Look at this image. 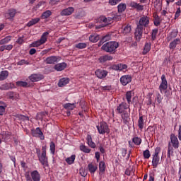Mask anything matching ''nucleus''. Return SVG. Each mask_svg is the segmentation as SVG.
<instances>
[{
    "label": "nucleus",
    "mask_w": 181,
    "mask_h": 181,
    "mask_svg": "<svg viewBox=\"0 0 181 181\" xmlns=\"http://www.w3.org/2000/svg\"><path fill=\"white\" fill-rule=\"evenodd\" d=\"M151 18L146 16H143L140 18L139 23H137L136 31L134 33L136 40L139 42L142 39V35L146 28L149 26V21Z\"/></svg>",
    "instance_id": "obj_1"
},
{
    "label": "nucleus",
    "mask_w": 181,
    "mask_h": 181,
    "mask_svg": "<svg viewBox=\"0 0 181 181\" xmlns=\"http://www.w3.org/2000/svg\"><path fill=\"white\" fill-rule=\"evenodd\" d=\"M119 47V44L115 41H110L105 43L101 49L103 52H106V53H110V54H114L115 52H117V49Z\"/></svg>",
    "instance_id": "obj_2"
},
{
    "label": "nucleus",
    "mask_w": 181,
    "mask_h": 181,
    "mask_svg": "<svg viewBox=\"0 0 181 181\" xmlns=\"http://www.w3.org/2000/svg\"><path fill=\"white\" fill-rule=\"evenodd\" d=\"M112 21V18H107L105 16H100V18H98L97 21L95 23V29H101L102 28H105L107 25Z\"/></svg>",
    "instance_id": "obj_3"
},
{
    "label": "nucleus",
    "mask_w": 181,
    "mask_h": 181,
    "mask_svg": "<svg viewBox=\"0 0 181 181\" xmlns=\"http://www.w3.org/2000/svg\"><path fill=\"white\" fill-rule=\"evenodd\" d=\"M160 153V147H157L155 149L154 154H153L152 166L154 168H158V165H159V162L160 160V158L159 157Z\"/></svg>",
    "instance_id": "obj_4"
},
{
    "label": "nucleus",
    "mask_w": 181,
    "mask_h": 181,
    "mask_svg": "<svg viewBox=\"0 0 181 181\" xmlns=\"http://www.w3.org/2000/svg\"><path fill=\"white\" fill-rule=\"evenodd\" d=\"M98 132L100 135H104V134H110V128L106 122H100L98 126L96 127Z\"/></svg>",
    "instance_id": "obj_5"
},
{
    "label": "nucleus",
    "mask_w": 181,
    "mask_h": 181,
    "mask_svg": "<svg viewBox=\"0 0 181 181\" xmlns=\"http://www.w3.org/2000/svg\"><path fill=\"white\" fill-rule=\"evenodd\" d=\"M129 104L125 102H122L120 104H119L116 109V111L117 114H124V112H127L126 110H129V112H131V108H129Z\"/></svg>",
    "instance_id": "obj_6"
},
{
    "label": "nucleus",
    "mask_w": 181,
    "mask_h": 181,
    "mask_svg": "<svg viewBox=\"0 0 181 181\" xmlns=\"http://www.w3.org/2000/svg\"><path fill=\"white\" fill-rule=\"evenodd\" d=\"M170 145V146H173L174 149H178L179 148V139H177V136L175 135V134H170V141L168 142V146Z\"/></svg>",
    "instance_id": "obj_7"
},
{
    "label": "nucleus",
    "mask_w": 181,
    "mask_h": 181,
    "mask_svg": "<svg viewBox=\"0 0 181 181\" xmlns=\"http://www.w3.org/2000/svg\"><path fill=\"white\" fill-rule=\"evenodd\" d=\"M31 135L35 138H40L41 141H45V135L40 127H37L35 129L31 131Z\"/></svg>",
    "instance_id": "obj_8"
},
{
    "label": "nucleus",
    "mask_w": 181,
    "mask_h": 181,
    "mask_svg": "<svg viewBox=\"0 0 181 181\" xmlns=\"http://www.w3.org/2000/svg\"><path fill=\"white\" fill-rule=\"evenodd\" d=\"M60 60H62V57L59 56H51L46 58L45 63L47 64H56V63H59Z\"/></svg>",
    "instance_id": "obj_9"
},
{
    "label": "nucleus",
    "mask_w": 181,
    "mask_h": 181,
    "mask_svg": "<svg viewBox=\"0 0 181 181\" xmlns=\"http://www.w3.org/2000/svg\"><path fill=\"white\" fill-rule=\"evenodd\" d=\"M158 90H160V93H162L163 90H168V80L166 79L165 74L161 76V82L158 87Z\"/></svg>",
    "instance_id": "obj_10"
},
{
    "label": "nucleus",
    "mask_w": 181,
    "mask_h": 181,
    "mask_svg": "<svg viewBox=\"0 0 181 181\" xmlns=\"http://www.w3.org/2000/svg\"><path fill=\"white\" fill-rule=\"evenodd\" d=\"M28 78L32 81V83H36L37 81H40V80H43L45 76L42 74H33L28 77Z\"/></svg>",
    "instance_id": "obj_11"
},
{
    "label": "nucleus",
    "mask_w": 181,
    "mask_h": 181,
    "mask_svg": "<svg viewBox=\"0 0 181 181\" xmlns=\"http://www.w3.org/2000/svg\"><path fill=\"white\" fill-rule=\"evenodd\" d=\"M121 114V118L123 124H124V125H129V121H131V112H126Z\"/></svg>",
    "instance_id": "obj_12"
},
{
    "label": "nucleus",
    "mask_w": 181,
    "mask_h": 181,
    "mask_svg": "<svg viewBox=\"0 0 181 181\" xmlns=\"http://www.w3.org/2000/svg\"><path fill=\"white\" fill-rule=\"evenodd\" d=\"M114 59V57L108 54L102 55L98 58V62L100 64H104L106 62H111Z\"/></svg>",
    "instance_id": "obj_13"
},
{
    "label": "nucleus",
    "mask_w": 181,
    "mask_h": 181,
    "mask_svg": "<svg viewBox=\"0 0 181 181\" xmlns=\"http://www.w3.org/2000/svg\"><path fill=\"white\" fill-rule=\"evenodd\" d=\"M38 160L41 165H42L43 168H48L49 160L46 154H41V156L38 157Z\"/></svg>",
    "instance_id": "obj_14"
},
{
    "label": "nucleus",
    "mask_w": 181,
    "mask_h": 181,
    "mask_svg": "<svg viewBox=\"0 0 181 181\" xmlns=\"http://www.w3.org/2000/svg\"><path fill=\"white\" fill-rule=\"evenodd\" d=\"M132 30V27L129 24H124L122 26L121 33L124 35L128 36V35H131V32Z\"/></svg>",
    "instance_id": "obj_15"
},
{
    "label": "nucleus",
    "mask_w": 181,
    "mask_h": 181,
    "mask_svg": "<svg viewBox=\"0 0 181 181\" xmlns=\"http://www.w3.org/2000/svg\"><path fill=\"white\" fill-rule=\"evenodd\" d=\"M95 74L98 78H105L106 76H108V71L104 69H97Z\"/></svg>",
    "instance_id": "obj_16"
},
{
    "label": "nucleus",
    "mask_w": 181,
    "mask_h": 181,
    "mask_svg": "<svg viewBox=\"0 0 181 181\" xmlns=\"http://www.w3.org/2000/svg\"><path fill=\"white\" fill-rule=\"evenodd\" d=\"M120 83L123 86H127L132 81V77L130 75H124L120 78Z\"/></svg>",
    "instance_id": "obj_17"
},
{
    "label": "nucleus",
    "mask_w": 181,
    "mask_h": 181,
    "mask_svg": "<svg viewBox=\"0 0 181 181\" xmlns=\"http://www.w3.org/2000/svg\"><path fill=\"white\" fill-rule=\"evenodd\" d=\"M0 135L4 142H8L11 139V136H12V133L8 131H1Z\"/></svg>",
    "instance_id": "obj_18"
},
{
    "label": "nucleus",
    "mask_w": 181,
    "mask_h": 181,
    "mask_svg": "<svg viewBox=\"0 0 181 181\" xmlns=\"http://www.w3.org/2000/svg\"><path fill=\"white\" fill-rule=\"evenodd\" d=\"M74 12V8L73 7H68L65 9H63L60 15L61 16H70Z\"/></svg>",
    "instance_id": "obj_19"
},
{
    "label": "nucleus",
    "mask_w": 181,
    "mask_h": 181,
    "mask_svg": "<svg viewBox=\"0 0 181 181\" xmlns=\"http://www.w3.org/2000/svg\"><path fill=\"white\" fill-rule=\"evenodd\" d=\"M110 69H112V70H119V71H122V70H125L126 69H128V66L123 64H113L111 66Z\"/></svg>",
    "instance_id": "obj_20"
},
{
    "label": "nucleus",
    "mask_w": 181,
    "mask_h": 181,
    "mask_svg": "<svg viewBox=\"0 0 181 181\" xmlns=\"http://www.w3.org/2000/svg\"><path fill=\"white\" fill-rule=\"evenodd\" d=\"M178 33H179V31H177V30H176V29L173 30L172 32H170L167 35V41L170 42V40H173V39H175L177 37Z\"/></svg>",
    "instance_id": "obj_21"
},
{
    "label": "nucleus",
    "mask_w": 181,
    "mask_h": 181,
    "mask_svg": "<svg viewBox=\"0 0 181 181\" xmlns=\"http://www.w3.org/2000/svg\"><path fill=\"white\" fill-rule=\"evenodd\" d=\"M177 45H180V38L174 39L173 41L170 42L169 49H170V50H175Z\"/></svg>",
    "instance_id": "obj_22"
},
{
    "label": "nucleus",
    "mask_w": 181,
    "mask_h": 181,
    "mask_svg": "<svg viewBox=\"0 0 181 181\" xmlns=\"http://www.w3.org/2000/svg\"><path fill=\"white\" fill-rule=\"evenodd\" d=\"M30 176L33 181H40V173L37 170H33L30 173Z\"/></svg>",
    "instance_id": "obj_23"
},
{
    "label": "nucleus",
    "mask_w": 181,
    "mask_h": 181,
    "mask_svg": "<svg viewBox=\"0 0 181 181\" xmlns=\"http://www.w3.org/2000/svg\"><path fill=\"white\" fill-rule=\"evenodd\" d=\"M171 156H175V148L172 146H168L167 158L172 160Z\"/></svg>",
    "instance_id": "obj_24"
},
{
    "label": "nucleus",
    "mask_w": 181,
    "mask_h": 181,
    "mask_svg": "<svg viewBox=\"0 0 181 181\" xmlns=\"http://www.w3.org/2000/svg\"><path fill=\"white\" fill-rule=\"evenodd\" d=\"M66 67H67V64L65 62L57 64L54 66V69L57 70V71H63Z\"/></svg>",
    "instance_id": "obj_25"
},
{
    "label": "nucleus",
    "mask_w": 181,
    "mask_h": 181,
    "mask_svg": "<svg viewBox=\"0 0 181 181\" xmlns=\"http://www.w3.org/2000/svg\"><path fill=\"white\" fill-rule=\"evenodd\" d=\"M86 141H87V144H88V146H90V148H95V146H97L95 145V143H94L93 141V137L91 136V135H90V134L87 135Z\"/></svg>",
    "instance_id": "obj_26"
},
{
    "label": "nucleus",
    "mask_w": 181,
    "mask_h": 181,
    "mask_svg": "<svg viewBox=\"0 0 181 181\" xmlns=\"http://www.w3.org/2000/svg\"><path fill=\"white\" fill-rule=\"evenodd\" d=\"M160 13L161 17L164 21H170V18H172V16H170V13L169 12L165 10H163Z\"/></svg>",
    "instance_id": "obj_27"
},
{
    "label": "nucleus",
    "mask_w": 181,
    "mask_h": 181,
    "mask_svg": "<svg viewBox=\"0 0 181 181\" xmlns=\"http://www.w3.org/2000/svg\"><path fill=\"white\" fill-rule=\"evenodd\" d=\"M144 125H145V123L144 122V116L142 115V114L139 113V117L138 120L139 129H141V131H142V129H144Z\"/></svg>",
    "instance_id": "obj_28"
},
{
    "label": "nucleus",
    "mask_w": 181,
    "mask_h": 181,
    "mask_svg": "<svg viewBox=\"0 0 181 181\" xmlns=\"http://www.w3.org/2000/svg\"><path fill=\"white\" fill-rule=\"evenodd\" d=\"M88 169L90 173H91V175H94L95 173V172H97V169H98V167H97V165H95L93 163H89L88 165Z\"/></svg>",
    "instance_id": "obj_29"
},
{
    "label": "nucleus",
    "mask_w": 181,
    "mask_h": 181,
    "mask_svg": "<svg viewBox=\"0 0 181 181\" xmlns=\"http://www.w3.org/2000/svg\"><path fill=\"white\" fill-rule=\"evenodd\" d=\"M130 6L132 8H134L135 9H137L138 11H144V6L140 5L139 4L135 1H132L130 3Z\"/></svg>",
    "instance_id": "obj_30"
},
{
    "label": "nucleus",
    "mask_w": 181,
    "mask_h": 181,
    "mask_svg": "<svg viewBox=\"0 0 181 181\" xmlns=\"http://www.w3.org/2000/svg\"><path fill=\"white\" fill-rule=\"evenodd\" d=\"M151 47H152V43L146 42L143 49V54H147V53H149V52H151Z\"/></svg>",
    "instance_id": "obj_31"
},
{
    "label": "nucleus",
    "mask_w": 181,
    "mask_h": 181,
    "mask_svg": "<svg viewBox=\"0 0 181 181\" xmlns=\"http://www.w3.org/2000/svg\"><path fill=\"white\" fill-rule=\"evenodd\" d=\"M15 15H16V10L11 8L6 14V16L8 18V19H13V18H15Z\"/></svg>",
    "instance_id": "obj_32"
},
{
    "label": "nucleus",
    "mask_w": 181,
    "mask_h": 181,
    "mask_svg": "<svg viewBox=\"0 0 181 181\" xmlns=\"http://www.w3.org/2000/svg\"><path fill=\"white\" fill-rule=\"evenodd\" d=\"M7 97H8V98H10V100H18V98H19V95L17 94L16 93L14 92H8L7 93Z\"/></svg>",
    "instance_id": "obj_33"
},
{
    "label": "nucleus",
    "mask_w": 181,
    "mask_h": 181,
    "mask_svg": "<svg viewBox=\"0 0 181 181\" xmlns=\"http://www.w3.org/2000/svg\"><path fill=\"white\" fill-rule=\"evenodd\" d=\"M69 81H70L69 78H62L59 80L58 86L59 87H64V86L69 84Z\"/></svg>",
    "instance_id": "obj_34"
},
{
    "label": "nucleus",
    "mask_w": 181,
    "mask_h": 181,
    "mask_svg": "<svg viewBox=\"0 0 181 181\" xmlns=\"http://www.w3.org/2000/svg\"><path fill=\"white\" fill-rule=\"evenodd\" d=\"M127 104L131 105L132 97H134V93L132 91H127L125 95Z\"/></svg>",
    "instance_id": "obj_35"
},
{
    "label": "nucleus",
    "mask_w": 181,
    "mask_h": 181,
    "mask_svg": "<svg viewBox=\"0 0 181 181\" xmlns=\"http://www.w3.org/2000/svg\"><path fill=\"white\" fill-rule=\"evenodd\" d=\"M89 40L92 43H97L100 40V35L98 34L91 35L89 36Z\"/></svg>",
    "instance_id": "obj_36"
},
{
    "label": "nucleus",
    "mask_w": 181,
    "mask_h": 181,
    "mask_svg": "<svg viewBox=\"0 0 181 181\" xmlns=\"http://www.w3.org/2000/svg\"><path fill=\"white\" fill-rule=\"evenodd\" d=\"M76 105L77 103H66L64 105V108H65V110H70L71 111H72V110H74V108H76Z\"/></svg>",
    "instance_id": "obj_37"
},
{
    "label": "nucleus",
    "mask_w": 181,
    "mask_h": 181,
    "mask_svg": "<svg viewBox=\"0 0 181 181\" xmlns=\"http://www.w3.org/2000/svg\"><path fill=\"white\" fill-rule=\"evenodd\" d=\"M39 22H40V18H33L27 23V26L28 28H30V26H33V25H36V23H39Z\"/></svg>",
    "instance_id": "obj_38"
},
{
    "label": "nucleus",
    "mask_w": 181,
    "mask_h": 181,
    "mask_svg": "<svg viewBox=\"0 0 181 181\" xmlns=\"http://www.w3.org/2000/svg\"><path fill=\"white\" fill-rule=\"evenodd\" d=\"M49 35V32H45L42 33L40 39L39 41L42 44L45 45V42H47V35Z\"/></svg>",
    "instance_id": "obj_39"
},
{
    "label": "nucleus",
    "mask_w": 181,
    "mask_h": 181,
    "mask_svg": "<svg viewBox=\"0 0 181 181\" xmlns=\"http://www.w3.org/2000/svg\"><path fill=\"white\" fill-rule=\"evenodd\" d=\"M8 76H9V72L8 71H2L0 74V81L6 80V78H8Z\"/></svg>",
    "instance_id": "obj_40"
},
{
    "label": "nucleus",
    "mask_w": 181,
    "mask_h": 181,
    "mask_svg": "<svg viewBox=\"0 0 181 181\" xmlns=\"http://www.w3.org/2000/svg\"><path fill=\"white\" fill-rule=\"evenodd\" d=\"M74 160H76V155H72L65 159V162H66L68 165H73V163H74Z\"/></svg>",
    "instance_id": "obj_41"
},
{
    "label": "nucleus",
    "mask_w": 181,
    "mask_h": 181,
    "mask_svg": "<svg viewBox=\"0 0 181 181\" xmlns=\"http://www.w3.org/2000/svg\"><path fill=\"white\" fill-rule=\"evenodd\" d=\"M117 9H118L119 13H122V12H124L125 9H127V4L123 3L119 4L117 6Z\"/></svg>",
    "instance_id": "obj_42"
},
{
    "label": "nucleus",
    "mask_w": 181,
    "mask_h": 181,
    "mask_svg": "<svg viewBox=\"0 0 181 181\" xmlns=\"http://www.w3.org/2000/svg\"><path fill=\"white\" fill-rule=\"evenodd\" d=\"M11 39H12L11 36H10V35L6 36V37H4L0 40V45H6V43H9V42H11Z\"/></svg>",
    "instance_id": "obj_43"
},
{
    "label": "nucleus",
    "mask_w": 181,
    "mask_h": 181,
    "mask_svg": "<svg viewBox=\"0 0 181 181\" xmlns=\"http://www.w3.org/2000/svg\"><path fill=\"white\" fill-rule=\"evenodd\" d=\"M49 16H52V11L50 10H47L42 14L41 15L42 19H47V18H49Z\"/></svg>",
    "instance_id": "obj_44"
},
{
    "label": "nucleus",
    "mask_w": 181,
    "mask_h": 181,
    "mask_svg": "<svg viewBox=\"0 0 181 181\" xmlns=\"http://www.w3.org/2000/svg\"><path fill=\"white\" fill-rule=\"evenodd\" d=\"M105 169H106L105 162L100 161L99 163V170H100V172H101V173H104V172H105Z\"/></svg>",
    "instance_id": "obj_45"
},
{
    "label": "nucleus",
    "mask_w": 181,
    "mask_h": 181,
    "mask_svg": "<svg viewBox=\"0 0 181 181\" xmlns=\"http://www.w3.org/2000/svg\"><path fill=\"white\" fill-rule=\"evenodd\" d=\"M49 151L52 155H54L56 153V144L53 141H51L49 144Z\"/></svg>",
    "instance_id": "obj_46"
},
{
    "label": "nucleus",
    "mask_w": 181,
    "mask_h": 181,
    "mask_svg": "<svg viewBox=\"0 0 181 181\" xmlns=\"http://www.w3.org/2000/svg\"><path fill=\"white\" fill-rule=\"evenodd\" d=\"M160 18H159V16H158L157 14L154 15V21H153V23L155 25V26H160Z\"/></svg>",
    "instance_id": "obj_47"
},
{
    "label": "nucleus",
    "mask_w": 181,
    "mask_h": 181,
    "mask_svg": "<svg viewBox=\"0 0 181 181\" xmlns=\"http://www.w3.org/2000/svg\"><path fill=\"white\" fill-rule=\"evenodd\" d=\"M80 151L84 152V153H90L91 152V149L84 145L80 146Z\"/></svg>",
    "instance_id": "obj_48"
},
{
    "label": "nucleus",
    "mask_w": 181,
    "mask_h": 181,
    "mask_svg": "<svg viewBox=\"0 0 181 181\" xmlns=\"http://www.w3.org/2000/svg\"><path fill=\"white\" fill-rule=\"evenodd\" d=\"M88 45V44L87 42H79L75 45V47L76 49H86Z\"/></svg>",
    "instance_id": "obj_49"
},
{
    "label": "nucleus",
    "mask_w": 181,
    "mask_h": 181,
    "mask_svg": "<svg viewBox=\"0 0 181 181\" xmlns=\"http://www.w3.org/2000/svg\"><path fill=\"white\" fill-rule=\"evenodd\" d=\"M132 142L134 144V145L139 146L141 144H142V139L139 137H134L132 139Z\"/></svg>",
    "instance_id": "obj_50"
},
{
    "label": "nucleus",
    "mask_w": 181,
    "mask_h": 181,
    "mask_svg": "<svg viewBox=\"0 0 181 181\" xmlns=\"http://www.w3.org/2000/svg\"><path fill=\"white\" fill-rule=\"evenodd\" d=\"M11 83H4L0 86V90H9V88H12Z\"/></svg>",
    "instance_id": "obj_51"
},
{
    "label": "nucleus",
    "mask_w": 181,
    "mask_h": 181,
    "mask_svg": "<svg viewBox=\"0 0 181 181\" xmlns=\"http://www.w3.org/2000/svg\"><path fill=\"white\" fill-rule=\"evenodd\" d=\"M16 86L18 87H28V82L18 81L16 82Z\"/></svg>",
    "instance_id": "obj_52"
},
{
    "label": "nucleus",
    "mask_w": 181,
    "mask_h": 181,
    "mask_svg": "<svg viewBox=\"0 0 181 181\" xmlns=\"http://www.w3.org/2000/svg\"><path fill=\"white\" fill-rule=\"evenodd\" d=\"M143 156L144 159H149V158H151V152L149 151V150H145L143 152Z\"/></svg>",
    "instance_id": "obj_53"
},
{
    "label": "nucleus",
    "mask_w": 181,
    "mask_h": 181,
    "mask_svg": "<svg viewBox=\"0 0 181 181\" xmlns=\"http://www.w3.org/2000/svg\"><path fill=\"white\" fill-rule=\"evenodd\" d=\"M24 64L29 66V64H30V63H29V62H28L25 59H21L17 62V66H23Z\"/></svg>",
    "instance_id": "obj_54"
},
{
    "label": "nucleus",
    "mask_w": 181,
    "mask_h": 181,
    "mask_svg": "<svg viewBox=\"0 0 181 181\" xmlns=\"http://www.w3.org/2000/svg\"><path fill=\"white\" fill-rule=\"evenodd\" d=\"M122 0H109L108 4L111 5V6H115V5L119 4Z\"/></svg>",
    "instance_id": "obj_55"
},
{
    "label": "nucleus",
    "mask_w": 181,
    "mask_h": 181,
    "mask_svg": "<svg viewBox=\"0 0 181 181\" xmlns=\"http://www.w3.org/2000/svg\"><path fill=\"white\" fill-rule=\"evenodd\" d=\"M42 43L40 42V40H37L33 42L31 45H30V47H39V46H42Z\"/></svg>",
    "instance_id": "obj_56"
},
{
    "label": "nucleus",
    "mask_w": 181,
    "mask_h": 181,
    "mask_svg": "<svg viewBox=\"0 0 181 181\" xmlns=\"http://www.w3.org/2000/svg\"><path fill=\"white\" fill-rule=\"evenodd\" d=\"M158 32H159L158 29H154L152 30V34H151L152 40H155V39H156V35H158Z\"/></svg>",
    "instance_id": "obj_57"
},
{
    "label": "nucleus",
    "mask_w": 181,
    "mask_h": 181,
    "mask_svg": "<svg viewBox=\"0 0 181 181\" xmlns=\"http://www.w3.org/2000/svg\"><path fill=\"white\" fill-rule=\"evenodd\" d=\"M156 100L158 104H160L163 100V96L160 93H157Z\"/></svg>",
    "instance_id": "obj_58"
},
{
    "label": "nucleus",
    "mask_w": 181,
    "mask_h": 181,
    "mask_svg": "<svg viewBox=\"0 0 181 181\" xmlns=\"http://www.w3.org/2000/svg\"><path fill=\"white\" fill-rule=\"evenodd\" d=\"M111 40V35H106L102 38V42H108V40Z\"/></svg>",
    "instance_id": "obj_59"
},
{
    "label": "nucleus",
    "mask_w": 181,
    "mask_h": 181,
    "mask_svg": "<svg viewBox=\"0 0 181 181\" xmlns=\"http://www.w3.org/2000/svg\"><path fill=\"white\" fill-rule=\"evenodd\" d=\"M180 13H181V10H180V7H179L177 8V11L175 12L174 19H177V18L180 16Z\"/></svg>",
    "instance_id": "obj_60"
},
{
    "label": "nucleus",
    "mask_w": 181,
    "mask_h": 181,
    "mask_svg": "<svg viewBox=\"0 0 181 181\" xmlns=\"http://www.w3.org/2000/svg\"><path fill=\"white\" fill-rule=\"evenodd\" d=\"M131 173H132V169L127 168L124 174L127 175V176H131Z\"/></svg>",
    "instance_id": "obj_61"
},
{
    "label": "nucleus",
    "mask_w": 181,
    "mask_h": 181,
    "mask_svg": "<svg viewBox=\"0 0 181 181\" xmlns=\"http://www.w3.org/2000/svg\"><path fill=\"white\" fill-rule=\"evenodd\" d=\"M47 149V146H42V153H41V155H46Z\"/></svg>",
    "instance_id": "obj_62"
},
{
    "label": "nucleus",
    "mask_w": 181,
    "mask_h": 181,
    "mask_svg": "<svg viewBox=\"0 0 181 181\" xmlns=\"http://www.w3.org/2000/svg\"><path fill=\"white\" fill-rule=\"evenodd\" d=\"M112 19L116 21H121V15L116 14Z\"/></svg>",
    "instance_id": "obj_63"
},
{
    "label": "nucleus",
    "mask_w": 181,
    "mask_h": 181,
    "mask_svg": "<svg viewBox=\"0 0 181 181\" xmlns=\"http://www.w3.org/2000/svg\"><path fill=\"white\" fill-rule=\"evenodd\" d=\"M17 43L18 45H22V43H23L24 40H23V37H18V39L17 40Z\"/></svg>",
    "instance_id": "obj_64"
}]
</instances>
